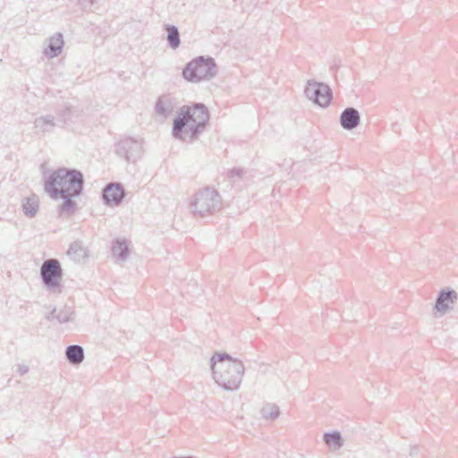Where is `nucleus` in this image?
I'll return each mask as SVG.
<instances>
[{
    "label": "nucleus",
    "instance_id": "nucleus-1",
    "mask_svg": "<svg viewBox=\"0 0 458 458\" xmlns=\"http://www.w3.org/2000/svg\"><path fill=\"white\" fill-rule=\"evenodd\" d=\"M44 191L52 199H62L64 202L58 207L59 216H70L74 214L76 202L72 198L78 197L83 190V174L77 169L61 167L45 172Z\"/></svg>",
    "mask_w": 458,
    "mask_h": 458
},
{
    "label": "nucleus",
    "instance_id": "nucleus-2",
    "mask_svg": "<svg viewBox=\"0 0 458 458\" xmlns=\"http://www.w3.org/2000/svg\"><path fill=\"white\" fill-rule=\"evenodd\" d=\"M209 120L205 105L198 103L192 106H183L174 120L172 133L175 139L191 142L202 133Z\"/></svg>",
    "mask_w": 458,
    "mask_h": 458
},
{
    "label": "nucleus",
    "instance_id": "nucleus-3",
    "mask_svg": "<svg viewBox=\"0 0 458 458\" xmlns=\"http://www.w3.org/2000/svg\"><path fill=\"white\" fill-rule=\"evenodd\" d=\"M210 369L214 382L227 392L240 388L245 374V366L242 360L227 353L216 352L210 358Z\"/></svg>",
    "mask_w": 458,
    "mask_h": 458
},
{
    "label": "nucleus",
    "instance_id": "nucleus-4",
    "mask_svg": "<svg viewBox=\"0 0 458 458\" xmlns=\"http://www.w3.org/2000/svg\"><path fill=\"white\" fill-rule=\"evenodd\" d=\"M222 208V198L217 191L206 187L195 192L189 200V208L194 216H212Z\"/></svg>",
    "mask_w": 458,
    "mask_h": 458
},
{
    "label": "nucleus",
    "instance_id": "nucleus-5",
    "mask_svg": "<svg viewBox=\"0 0 458 458\" xmlns=\"http://www.w3.org/2000/svg\"><path fill=\"white\" fill-rule=\"evenodd\" d=\"M216 74V64L210 56H198L189 62L182 70V77L191 83L210 81Z\"/></svg>",
    "mask_w": 458,
    "mask_h": 458
},
{
    "label": "nucleus",
    "instance_id": "nucleus-6",
    "mask_svg": "<svg viewBox=\"0 0 458 458\" xmlns=\"http://www.w3.org/2000/svg\"><path fill=\"white\" fill-rule=\"evenodd\" d=\"M40 276L44 285L50 291L60 292L63 269L60 262L55 259H48L40 267Z\"/></svg>",
    "mask_w": 458,
    "mask_h": 458
},
{
    "label": "nucleus",
    "instance_id": "nucleus-7",
    "mask_svg": "<svg viewBox=\"0 0 458 458\" xmlns=\"http://www.w3.org/2000/svg\"><path fill=\"white\" fill-rule=\"evenodd\" d=\"M115 152L127 162L135 163L143 155V140L131 137L122 139L115 145Z\"/></svg>",
    "mask_w": 458,
    "mask_h": 458
},
{
    "label": "nucleus",
    "instance_id": "nucleus-8",
    "mask_svg": "<svg viewBox=\"0 0 458 458\" xmlns=\"http://www.w3.org/2000/svg\"><path fill=\"white\" fill-rule=\"evenodd\" d=\"M304 93L307 98L321 107H327L333 97L332 90L328 85L315 81H309L307 82Z\"/></svg>",
    "mask_w": 458,
    "mask_h": 458
},
{
    "label": "nucleus",
    "instance_id": "nucleus-9",
    "mask_svg": "<svg viewBox=\"0 0 458 458\" xmlns=\"http://www.w3.org/2000/svg\"><path fill=\"white\" fill-rule=\"evenodd\" d=\"M458 299V294L454 290L442 289L437 297L433 313L435 317H442L453 310V306Z\"/></svg>",
    "mask_w": 458,
    "mask_h": 458
},
{
    "label": "nucleus",
    "instance_id": "nucleus-10",
    "mask_svg": "<svg viewBox=\"0 0 458 458\" xmlns=\"http://www.w3.org/2000/svg\"><path fill=\"white\" fill-rule=\"evenodd\" d=\"M125 197V191L119 182H110L102 192V199L107 206H119Z\"/></svg>",
    "mask_w": 458,
    "mask_h": 458
},
{
    "label": "nucleus",
    "instance_id": "nucleus-11",
    "mask_svg": "<svg viewBox=\"0 0 458 458\" xmlns=\"http://www.w3.org/2000/svg\"><path fill=\"white\" fill-rule=\"evenodd\" d=\"M44 55L48 59L59 56L64 49V41L61 32H56L45 40Z\"/></svg>",
    "mask_w": 458,
    "mask_h": 458
},
{
    "label": "nucleus",
    "instance_id": "nucleus-12",
    "mask_svg": "<svg viewBox=\"0 0 458 458\" xmlns=\"http://www.w3.org/2000/svg\"><path fill=\"white\" fill-rule=\"evenodd\" d=\"M176 106V99L169 94L160 96L155 105V112L162 118L171 115Z\"/></svg>",
    "mask_w": 458,
    "mask_h": 458
},
{
    "label": "nucleus",
    "instance_id": "nucleus-13",
    "mask_svg": "<svg viewBox=\"0 0 458 458\" xmlns=\"http://www.w3.org/2000/svg\"><path fill=\"white\" fill-rule=\"evenodd\" d=\"M360 122L359 111L354 107L345 108L340 115V124L347 131L355 129Z\"/></svg>",
    "mask_w": 458,
    "mask_h": 458
},
{
    "label": "nucleus",
    "instance_id": "nucleus-14",
    "mask_svg": "<svg viewBox=\"0 0 458 458\" xmlns=\"http://www.w3.org/2000/svg\"><path fill=\"white\" fill-rule=\"evenodd\" d=\"M112 255L117 263H123L129 257V245L125 239H116L112 245Z\"/></svg>",
    "mask_w": 458,
    "mask_h": 458
},
{
    "label": "nucleus",
    "instance_id": "nucleus-15",
    "mask_svg": "<svg viewBox=\"0 0 458 458\" xmlns=\"http://www.w3.org/2000/svg\"><path fill=\"white\" fill-rule=\"evenodd\" d=\"M67 256L75 263H81L87 259L88 250L84 247L82 242L75 241L70 244Z\"/></svg>",
    "mask_w": 458,
    "mask_h": 458
},
{
    "label": "nucleus",
    "instance_id": "nucleus-16",
    "mask_svg": "<svg viewBox=\"0 0 458 458\" xmlns=\"http://www.w3.org/2000/svg\"><path fill=\"white\" fill-rule=\"evenodd\" d=\"M76 317V313L73 310V308L70 306H64L59 310H56V309H54L51 312V316L48 317V319H51L53 318H55L56 320L63 324L67 322H72L74 321Z\"/></svg>",
    "mask_w": 458,
    "mask_h": 458
},
{
    "label": "nucleus",
    "instance_id": "nucleus-17",
    "mask_svg": "<svg viewBox=\"0 0 458 458\" xmlns=\"http://www.w3.org/2000/svg\"><path fill=\"white\" fill-rule=\"evenodd\" d=\"M55 125V117L52 114L41 115L34 120V127L38 132L46 133L53 131Z\"/></svg>",
    "mask_w": 458,
    "mask_h": 458
},
{
    "label": "nucleus",
    "instance_id": "nucleus-18",
    "mask_svg": "<svg viewBox=\"0 0 458 458\" xmlns=\"http://www.w3.org/2000/svg\"><path fill=\"white\" fill-rule=\"evenodd\" d=\"M65 356L71 364L79 365L84 360V350L78 344L69 345L65 350Z\"/></svg>",
    "mask_w": 458,
    "mask_h": 458
},
{
    "label": "nucleus",
    "instance_id": "nucleus-19",
    "mask_svg": "<svg viewBox=\"0 0 458 458\" xmlns=\"http://www.w3.org/2000/svg\"><path fill=\"white\" fill-rule=\"evenodd\" d=\"M21 207L25 216H27L30 218L34 217L37 215L39 208V200L38 196L33 194L30 197L25 198L22 200Z\"/></svg>",
    "mask_w": 458,
    "mask_h": 458
},
{
    "label": "nucleus",
    "instance_id": "nucleus-20",
    "mask_svg": "<svg viewBox=\"0 0 458 458\" xmlns=\"http://www.w3.org/2000/svg\"><path fill=\"white\" fill-rule=\"evenodd\" d=\"M323 439L328 448L332 451H337L344 446V439L338 431L327 432L323 436Z\"/></svg>",
    "mask_w": 458,
    "mask_h": 458
},
{
    "label": "nucleus",
    "instance_id": "nucleus-21",
    "mask_svg": "<svg viewBox=\"0 0 458 458\" xmlns=\"http://www.w3.org/2000/svg\"><path fill=\"white\" fill-rule=\"evenodd\" d=\"M260 414L263 420H275L280 415L279 406L276 403H267L261 407Z\"/></svg>",
    "mask_w": 458,
    "mask_h": 458
},
{
    "label": "nucleus",
    "instance_id": "nucleus-22",
    "mask_svg": "<svg viewBox=\"0 0 458 458\" xmlns=\"http://www.w3.org/2000/svg\"><path fill=\"white\" fill-rule=\"evenodd\" d=\"M165 30L167 32V42L171 48L176 49L181 44L178 28L174 25L165 24Z\"/></svg>",
    "mask_w": 458,
    "mask_h": 458
},
{
    "label": "nucleus",
    "instance_id": "nucleus-23",
    "mask_svg": "<svg viewBox=\"0 0 458 458\" xmlns=\"http://www.w3.org/2000/svg\"><path fill=\"white\" fill-rule=\"evenodd\" d=\"M229 178L235 182L237 179H241L244 174V170L242 168H233L228 173Z\"/></svg>",
    "mask_w": 458,
    "mask_h": 458
},
{
    "label": "nucleus",
    "instance_id": "nucleus-24",
    "mask_svg": "<svg viewBox=\"0 0 458 458\" xmlns=\"http://www.w3.org/2000/svg\"><path fill=\"white\" fill-rule=\"evenodd\" d=\"M95 3L96 0H78L80 6L86 11L91 10V7Z\"/></svg>",
    "mask_w": 458,
    "mask_h": 458
},
{
    "label": "nucleus",
    "instance_id": "nucleus-25",
    "mask_svg": "<svg viewBox=\"0 0 458 458\" xmlns=\"http://www.w3.org/2000/svg\"><path fill=\"white\" fill-rule=\"evenodd\" d=\"M17 372L20 375H25L29 372V367L26 364H20L17 367Z\"/></svg>",
    "mask_w": 458,
    "mask_h": 458
},
{
    "label": "nucleus",
    "instance_id": "nucleus-26",
    "mask_svg": "<svg viewBox=\"0 0 458 458\" xmlns=\"http://www.w3.org/2000/svg\"><path fill=\"white\" fill-rule=\"evenodd\" d=\"M71 112V108L70 107H66L64 111H63V114L62 115L64 116V120L66 121L67 117L66 115Z\"/></svg>",
    "mask_w": 458,
    "mask_h": 458
}]
</instances>
